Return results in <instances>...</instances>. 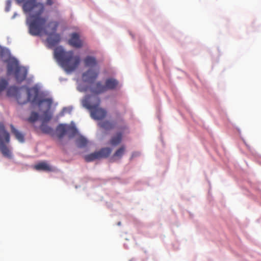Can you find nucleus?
<instances>
[{
    "instance_id": "obj_22",
    "label": "nucleus",
    "mask_w": 261,
    "mask_h": 261,
    "mask_svg": "<svg viewBox=\"0 0 261 261\" xmlns=\"http://www.w3.org/2000/svg\"><path fill=\"white\" fill-rule=\"evenodd\" d=\"M75 143L77 147L83 148L87 145L88 141L86 138L82 135H79L76 139Z\"/></svg>"
},
{
    "instance_id": "obj_13",
    "label": "nucleus",
    "mask_w": 261,
    "mask_h": 261,
    "mask_svg": "<svg viewBox=\"0 0 261 261\" xmlns=\"http://www.w3.org/2000/svg\"><path fill=\"white\" fill-rule=\"evenodd\" d=\"M34 168L38 171H43L46 172L53 171V168L45 161L38 163L35 165Z\"/></svg>"
},
{
    "instance_id": "obj_9",
    "label": "nucleus",
    "mask_w": 261,
    "mask_h": 261,
    "mask_svg": "<svg viewBox=\"0 0 261 261\" xmlns=\"http://www.w3.org/2000/svg\"><path fill=\"white\" fill-rule=\"evenodd\" d=\"M8 96L14 97L20 105H23L27 103L26 100H22V95L19 92V89L15 86L9 87L7 91Z\"/></svg>"
},
{
    "instance_id": "obj_25",
    "label": "nucleus",
    "mask_w": 261,
    "mask_h": 261,
    "mask_svg": "<svg viewBox=\"0 0 261 261\" xmlns=\"http://www.w3.org/2000/svg\"><path fill=\"white\" fill-rule=\"evenodd\" d=\"M8 85V81L3 78H0V93L4 91Z\"/></svg>"
},
{
    "instance_id": "obj_12",
    "label": "nucleus",
    "mask_w": 261,
    "mask_h": 261,
    "mask_svg": "<svg viewBox=\"0 0 261 261\" xmlns=\"http://www.w3.org/2000/svg\"><path fill=\"white\" fill-rule=\"evenodd\" d=\"M27 73V69L25 67L20 66L19 68H17L15 72V76L17 81L21 82L24 81L26 79Z\"/></svg>"
},
{
    "instance_id": "obj_3",
    "label": "nucleus",
    "mask_w": 261,
    "mask_h": 261,
    "mask_svg": "<svg viewBox=\"0 0 261 261\" xmlns=\"http://www.w3.org/2000/svg\"><path fill=\"white\" fill-rule=\"evenodd\" d=\"M83 106L88 109L91 117L95 120H101L107 115L105 109L100 108V99L97 96L86 95L82 101Z\"/></svg>"
},
{
    "instance_id": "obj_10",
    "label": "nucleus",
    "mask_w": 261,
    "mask_h": 261,
    "mask_svg": "<svg viewBox=\"0 0 261 261\" xmlns=\"http://www.w3.org/2000/svg\"><path fill=\"white\" fill-rule=\"evenodd\" d=\"M68 43L71 46L76 48H81L84 45V41L80 38L79 34L76 33H73L70 35Z\"/></svg>"
},
{
    "instance_id": "obj_6",
    "label": "nucleus",
    "mask_w": 261,
    "mask_h": 261,
    "mask_svg": "<svg viewBox=\"0 0 261 261\" xmlns=\"http://www.w3.org/2000/svg\"><path fill=\"white\" fill-rule=\"evenodd\" d=\"M59 26V22L56 21H50L46 26V28H50V32L49 33L45 29V25L43 26V30L40 34L44 31L45 33L48 35L49 36L47 39V41L51 46H55L58 44L60 41V36L58 34H55L57 28Z\"/></svg>"
},
{
    "instance_id": "obj_15",
    "label": "nucleus",
    "mask_w": 261,
    "mask_h": 261,
    "mask_svg": "<svg viewBox=\"0 0 261 261\" xmlns=\"http://www.w3.org/2000/svg\"><path fill=\"white\" fill-rule=\"evenodd\" d=\"M105 85L107 90H113L118 87V81L114 78H108L105 81Z\"/></svg>"
},
{
    "instance_id": "obj_23",
    "label": "nucleus",
    "mask_w": 261,
    "mask_h": 261,
    "mask_svg": "<svg viewBox=\"0 0 261 261\" xmlns=\"http://www.w3.org/2000/svg\"><path fill=\"white\" fill-rule=\"evenodd\" d=\"M125 151V147L124 145H122L116 150L113 155V157L121 159L124 154Z\"/></svg>"
},
{
    "instance_id": "obj_2",
    "label": "nucleus",
    "mask_w": 261,
    "mask_h": 261,
    "mask_svg": "<svg viewBox=\"0 0 261 261\" xmlns=\"http://www.w3.org/2000/svg\"><path fill=\"white\" fill-rule=\"evenodd\" d=\"M54 55L61 66L68 73L74 71L81 62L79 56H74L73 51H66L62 47L56 48L54 51Z\"/></svg>"
},
{
    "instance_id": "obj_8",
    "label": "nucleus",
    "mask_w": 261,
    "mask_h": 261,
    "mask_svg": "<svg viewBox=\"0 0 261 261\" xmlns=\"http://www.w3.org/2000/svg\"><path fill=\"white\" fill-rule=\"evenodd\" d=\"M27 98L25 97V95H24V97L22 98V100H26L27 102L28 101H31L32 103L37 102L38 104V101L40 100H38V97L39 96V90L37 87H32L30 88H27ZM45 98L44 99H45ZM44 99H40L43 100ZM38 106V105H37Z\"/></svg>"
},
{
    "instance_id": "obj_21",
    "label": "nucleus",
    "mask_w": 261,
    "mask_h": 261,
    "mask_svg": "<svg viewBox=\"0 0 261 261\" xmlns=\"http://www.w3.org/2000/svg\"><path fill=\"white\" fill-rule=\"evenodd\" d=\"M100 127L105 130H109L113 129L115 127V124L110 121L105 120L99 123Z\"/></svg>"
},
{
    "instance_id": "obj_7",
    "label": "nucleus",
    "mask_w": 261,
    "mask_h": 261,
    "mask_svg": "<svg viewBox=\"0 0 261 261\" xmlns=\"http://www.w3.org/2000/svg\"><path fill=\"white\" fill-rule=\"evenodd\" d=\"M112 152L110 147H104L99 150L91 153L85 156V160L87 162H93L96 160L108 158Z\"/></svg>"
},
{
    "instance_id": "obj_28",
    "label": "nucleus",
    "mask_w": 261,
    "mask_h": 261,
    "mask_svg": "<svg viewBox=\"0 0 261 261\" xmlns=\"http://www.w3.org/2000/svg\"><path fill=\"white\" fill-rule=\"evenodd\" d=\"M16 1L18 4H21L24 1V0H16Z\"/></svg>"
},
{
    "instance_id": "obj_4",
    "label": "nucleus",
    "mask_w": 261,
    "mask_h": 261,
    "mask_svg": "<svg viewBox=\"0 0 261 261\" xmlns=\"http://www.w3.org/2000/svg\"><path fill=\"white\" fill-rule=\"evenodd\" d=\"M10 141L9 133L5 129L4 124L0 122V151L4 156L11 159L12 157V152L7 145Z\"/></svg>"
},
{
    "instance_id": "obj_27",
    "label": "nucleus",
    "mask_w": 261,
    "mask_h": 261,
    "mask_svg": "<svg viewBox=\"0 0 261 261\" xmlns=\"http://www.w3.org/2000/svg\"><path fill=\"white\" fill-rule=\"evenodd\" d=\"M55 3V0H46V5L47 6H51Z\"/></svg>"
},
{
    "instance_id": "obj_24",
    "label": "nucleus",
    "mask_w": 261,
    "mask_h": 261,
    "mask_svg": "<svg viewBox=\"0 0 261 261\" xmlns=\"http://www.w3.org/2000/svg\"><path fill=\"white\" fill-rule=\"evenodd\" d=\"M67 133L69 139L73 138L78 135V131L74 126H68Z\"/></svg>"
},
{
    "instance_id": "obj_19",
    "label": "nucleus",
    "mask_w": 261,
    "mask_h": 261,
    "mask_svg": "<svg viewBox=\"0 0 261 261\" xmlns=\"http://www.w3.org/2000/svg\"><path fill=\"white\" fill-rule=\"evenodd\" d=\"M11 133L14 135L16 139L20 143L24 142V137L22 133L15 128L13 124L10 125Z\"/></svg>"
},
{
    "instance_id": "obj_5",
    "label": "nucleus",
    "mask_w": 261,
    "mask_h": 261,
    "mask_svg": "<svg viewBox=\"0 0 261 261\" xmlns=\"http://www.w3.org/2000/svg\"><path fill=\"white\" fill-rule=\"evenodd\" d=\"M43 103L45 105L46 111L43 114V120L40 125V129L42 132L45 134H52L54 133V129L45 123V122L48 121L51 117V116L48 113V111L50 109L52 104V100L51 99H45L40 100L38 103V107H41Z\"/></svg>"
},
{
    "instance_id": "obj_16",
    "label": "nucleus",
    "mask_w": 261,
    "mask_h": 261,
    "mask_svg": "<svg viewBox=\"0 0 261 261\" xmlns=\"http://www.w3.org/2000/svg\"><path fill=\"white\" fill-rule=\"evenodd\" d=\"M107 91L106 85H102L100 82H97L91 89V92L96 94H101Z\"/></svg>"
},
{
    "instance_id": "obj_1",
    "label": "nucleus",
    "mask_w": 261,
    "mask_h": 261,
    "mask_svg": "<svg viewBox=\"0 0 261 261\" xmlns=\"http://www.w3.org/2000/svg\"><path fill=\"white\" fill-rule=\"evenodd\" d=\"M35 7L39 8L38 12L28 18L27 23L30 33L33 36H39L46 22L45 17L40 16L44 10V4L37 3L36 0H27L23 5V10L25 12H30Z\"/></svg>"
},
{
    "instance_id": "obj_18",
    "label": "nucleus",
    "mask_w": 261,
    "mask_h": 261,
    "mask_svg": "<svg viewBox=\"0 0 261 261\" xmlns=\"http://www.w3.org/2000/svg\"><path fill=\"white\" fill-rule=\"evenodd\" d=\"M68 126L64 124H60L56 128V133L59 139H62L67 133Z\"/></svg>"
},
{
    "instance_id": "obj_20",
    "label": "nucleus",
    "mask_w": 261,
    "mask_h": 261,
    "mask_svg": "<svg viewBox=\"0 0 261 261\" xmlns=\"http://www.w3.org/2000/svg\"><path fill=\"white\" fill-rule=\"evenodd\" d=\"M18 62L16 60H11L9 61L7 65L8 73L11 74L13 71H16L17 68H19Z\"/></svg>"
},
{
    "instance_id": "obj_14",
    "label": "nucleus",
    "mask_w": 261,
    "mask_h": 261,
    "mask_svg": "<svg viewBox=\"0 0 261 261\" xmlns=\"http://www.w3.org/2000/svg\"><path fill=\"white\" fill-rule=\"evenodd\" d=\"M84 63L86 67H95L98 66V62L95 57L87 56L84 59Z\"/></svg>"
},
{
    "instance_id": "obj_17",
    "label": "nucleus",
    "mask_w": 261,
    "mask_h": 261,
    "mask_svg": "<svg viewBox=\"0 0 261 261\" xmlns=\"http://www.w3.org/2000/svg\"><path fill=\"white\" fill-rule=\"evenodd\" d=\"M122 140V133L119 132L112 137L109 141V144L113 146H116L121 142Z\"/></svg>"
},
{
    "instance_id": "obj_26",
    "label": "nucleus",
    "mask_w": 261,
    "mask_h": 261,
    "mask_svg": "<svg viewBox=\"0 0 261 261\" xmlns=\"http://www.w3.org/2000/svg\"><path fill=\"white\" fill-rule=\"evenodd\" d=\"M39 115L37 112H32L30 116L28 118V120L31 123L34 122L38 119Z\"/></svg>"
},
{
    "instance_id": "obj_11",
    "label": "nucleus",
    "mask_w": 261,
    "mask_h": 261,
    "mask_svg": "<svg viewBox=\"0 0 261 261\" xmlns=\"http://www.w3.org/2000/svg\"><path fill=\"white\" fill-rule=\"evenodd\" d=\"M98 74V69L97 70H95L90 69L83 73L82 77L83 81L85 82H93L97 79Z\"/></svg>"
}]
</instances>
